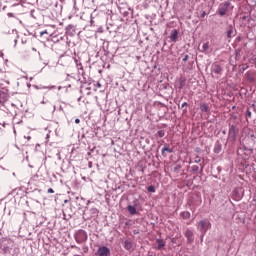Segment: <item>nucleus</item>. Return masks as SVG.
<instances>
[{"mask_svg":"<svg viewBox=\"0 0 256 256\" xmlns=\"http://www.w3.org/2000/svg\"><path fill=\"white\" fill-rule=\"evenodd\" d=\"M197 229L198 231L202 232L203 235L211 229V222L209 220H200L197 224Z\"/></svg>","mask_w":256,"mask_h":256,"instance_id":"obj_1","label":"nucleus"},{"mask_svg":"<svg viewBox=\"0 0 256 256\" xmlns=\"http://www.w3.org/2000/svg\"><path fill=\"white\" fill-rule=\"evenodd\" d=\"M227 9H229V3L225 2L223 4L220 5L219 9H218V13L221 17H223L224 15H226L227 13Z\"/></svg>","mask_w":256,"mask_h":256,"instance_id":"obj_2","label":"nucleus"},{"mask_svg":"<svg viewBox=\"0 0 256 256\" xmlns=\"http://www.w3.org/2000/svg\"><path fill=\"white\" fill-rule=\"evenodd\" d=\"M211 71L212 73H215V75H221V73H223V68L221 65L214 63L212 64Z\"/></svg>","mask_w":256,"mask_h":256,"instance_id":"obj_3","label":"nucleus"},{"mask_svg":"<svg viewBox=\"0 0 256 256\" xmlns=\"http://www.w3.org/2000/svg\"><path fill=\"white\" fill-rule=\"evenodd\" d=\"M98 255L99 256H109L111 253V250H109V248L102 246L98 249Z\"/></svg>","mask_w":256,"mask_h":256,"instance_id":"obj_4","label":"nucleus"},{"mask_svg":"<svg viewBox=\"0 0 256 256\" xmlns=\"http://www.w3.org/2000/svg\"><path fill=\"white\" fill-rule=\"evenodd\" d=\"M7 101H9V95L0 90V105H4Z\"/></svg>","mask_w":256,"mask_h":256,"instance_id":"obj_5","label":"nucleus"},{"mask_svg":"<svg viewBox=\"0 0 256 256\" xmlns=\"http://www.w3.org/2000/svg\"><path fill=\"white\" fill-rule=\"evenodd\" d=\"M237 127H235L234 125L230 126L229 128V132L228 135L231 139H235L237 137Z\"/></svg>","mask_w":256,"mask_h":256,"instance_id":"obj_6","label":"nucleus"},{"mask_svg":"<svg viewBox=\"0 0 256 256\" xmlns=\"http://www.w3.org/2000/svg\"><path fill=\"white\" fill-rule=\"evenodd\" d=\"M123 247L124 249H126V251H133V248H134L133 241L125 240L123 242Z\"/></svg>","mask_w":256,"mask_h":256,"instance_id":"obj_7","label":"nucleus"},{"mask_svg":"<svg viewBox=\"0 0 256 256\" xmlns=\"http://www.w3.org/2000/svg\"><path fill=\"white\" fill-rule=\"evenodd\" d=\"M185 237L187 238L188 243H193L194 237H193V231L192 230H186Z\"/></svg>","mask_w":256,"mask_h":256,"instance_id":"obj_8","label":"nucleus"},{"mask_svg":"<svg viewBox=\"0 0 256 256\" xmlns=\"http://www.w3.org/2000/svg\"><path fill=\"white\" fill-rule=\"evenodd\" d=\"M232 197L234 201H241V199L243 198V196L239 193V189H235L233 191Z\"/></svg>","mask_w":256,"mask_h":256,"instance_id":"obj_9","label":"nucleus"},{"mask_svg":"<svg viewBox=\"0 0 256 256\" xmlns=\"http://www.w3.org/2000/svg\"><path fill=\"white\" fill-rule=\"evenodd\" d=\"M178 37H179V31H177V30H172V31H171V34H170V40H171L173 43H175V41H177Z\"/></svg>","mask_w":256,"mask_h":256,"instance_id":"obj_10","label":"nucleus"},{"mask_svg":"<svg viewBox=\"0 0 256 256\" xmlns=\"http://www.w3.org/2000/svg\"><path fill=\"white\" fill-rule=\"evenodd\" d=\"M201 52L206 54L211 53V51H209V42L203 43Z\"/></svg>","mask_w":256,"mask_h":256,"instance_id":"obj_11","label":"nucleus"},{"mask_svg":"<svg viewBox=\"0 0 256 256\" xmlns=\"http://www.w3.org/2000/svg\"><path fill=\"white\" fill-rule=\"evenodd\" d=\"M156 243L158 245L157 249L161 250L163 249V247H165V240L163 239H157Z\"/></svg>","mask_w":256,"mask_h":256,"instance_id":"obj_12","label":"nucleus"},{"mask_svg":"<svg viewBox=\"0 0 256 256\" xmlns=\"http://www.w3.org/2000/svg\"><path fill=\"white\" fill-rule=\"evenodd\" d=\"M180 217H182V219H191V212L184 211L180 214Z\"/></svg>","mask_w":256,"mask_h":256,"instance_id":"obj_13","label":"nucleus"},{"mask_svg":"<svg viewBox=\"0 0 256 256\" xmlns=\"http://www.w3.org/2000/svg\"><path fill=\"white\" fill-rule=\"evenodd\" d=\"M226 35L228 37V39H231V37H233V26H229L227 31H226Z\"/></svg>","mask_w":256,"mask_h":256,"instance_id":"obj_14","label":"nucleus"},{"mask_svg":"<svg viewBox=\"0 0 256 256\" xmlns=\"http://www.w3.org/2000/svg\"><path fill=\"white\" fill-rule=\"evenodd\" d=\"M128 212L130 215H137V209L134 206H128Z\"/></svg>","mask_w":256,"mask_h":256,"instance_id":"obj_15","label":"nucleus"},{"mask_svg":"<svg viewBox=\"0 0 256 256\" xmlns=\"http://www.w3.org/2000/svg\"><path fill=\"white\" fill-rule=\"evenodd\" d=\"M200 109L204 113H207L209 111V106H207V104L203 103V104L200 105Z\"/></svg>","mask_w":256,"mask_h":256,"instance_id":"obj_16","label":"nucleus"},{"mask_svg":"<svg viewBox=\"0 0 256 256\" xmlns=\"http://www.w3.org/2000/svg\"><path fill=\"white\" fill-rule=\"evenodd\" d=\"M214 153H221V144H215Z\"/></svg>","mask_w":256,"mask_h":256,"instance_id":"obj_17","label":"nucleus"},{"mask_svg":"<svg viewBox=\"0 0 256 256\" xmlns=\"http://www.w3.org/2000/svg\"><path fill=\"white\" fill-rule=\"evenodd\" d=\"M165 151H167L168 153H173V150H171L169 147L165 146L164 148H162V153H165Z\"/></svg>","mask_w":256,"mask_h":256,"instance_id":"obj_18","label":"nucleus"},{"mask_svg":"<svg viewBox=\"0 0 256 256\" xmlns=\"http://www.w3.org/2000/svg\"><path fill=\"white\" fill-rule=\"evenodd\" d=\"M157 135H158V137H165V131H163V130H159L158 132H157Z\"/></svg>","mask_w":256,"mask_h":256,"instance_id":"obj_19","label":"nucleus"},{"mask_svg":"<svg viewBox=\"0 0 256 256\" xmlns=\"http://www.w3.org/2000/svg\"><path fill=\"white\" fill-rule=\"evenodd\" d=\"M148 191L149 193H155V186H149Z\"/></svg>","mask_w":256,"mask_h":256,"instance_id":"obj_20","label":"nucleus"},{"mask_svg":"<svg viewBox=\"0 0 256 256\" xmlns=\"http://www.w3.org/2000/svg\"><path fill=\"white\" fill-rule=\"evenodd\" d=\"M194 163H201V157L196 156V157L194 158Z\"/></svg>","mask_w":256,"mask_h":256,"instance_id":"obj_21","label":"nucleus"},{"mask_svg":"<svg viewBox=\"0 0 256 256\" xmlns=\"http://www.w3.org/2000/svg\"><path fill=\"white\" fill-rule=\"evenodd\" d=\"M192 171H194V172L199 171V166H197V165L192 166Z\"/></svg>","mask_w":256,"mask_h":256,"instance_id":"obj_22","label":"nucleus"},{"mask_svg":"<svg viewBox=\"0 0 256 256\" xmlns=\"http://www.w3.org/2000/svg\"><path fill=\"white\" fill-rule=\"evenodd\" d=\"M246 117L251 118V110L247 109V111H246Z\"/></svg>","mask_w":256,"mask_h":256,"instance_id":"obj_23","label":"nucleus"},{"mask_svg":"<svg viewBox=\"0 0 256 256\" xmlns=\"http://www.w3.org/2000/svg\"><path fill=\"white\" fill-rule=\"evenodd\" d=\"M188 59H189V55L186 54V55L184 56V58L182 59V61L185 62V61H187Z\"/></svg>","mask_w":256,"mask_h":256,"instance_id":"obj_24","label":"nucleus"},{"mask_svg":"<svg viewBox=\"0 0 256 256\" xmlns=\"http://www.w3.org/2000/svg\"><path fill=\"white\" fill-rule=\"evenodd\" d=\"M48 193H55V190H53V188H49Z\"/></svg>","mask_w":256,"mask_h":256,"instance_id":"obj_25","label":"nucleus"},{"mask_svg":"<svg viewBox=\"0 0 256 256\" xmlns=\"http://www.w3.org/2000/svg\"><path fill=\"white\" fill-rule=\"evenodd\" d=\"M187 102H184L183 104H182V106H181V109H183V107H187Z\"/></svg>","mask_w":256,"mask_h":256,"instance_id":"obj_26","label":"nucleus"},{"mask_svg":"<svg viewBox=\"0 0 256 256\" xmlns=\"http://www.w3.org/2000/svg\"><path fill=\"white\" fill-rule=\"evenodd\" d=\"M75 123H76V124H79V123H81V120H79V118H77V119L75 120Z\"/></svg>","mask_w":256,"mask_h":256,"instance_id":"obj_27","label":"nucleus"},{"mask_svg":"<svg viewBox=\"0 0 256 256\" xmlns=\"http://www.w3.org/2000/svg\"><path fill=\"white\" fill-rule=\"evenodd\" d=\"M8 17H13V13H8Z\"/></svg>","mask_w":256,"mask_h":256,"instance_id":"obj_28","label":"nucleus"},{"mask_svg":"<svg viewBox=\"0 0 256 256\" xmlns=\"http://www.w3.org/2000/svg\"><path fill=\"white\" fill-rule=\"evenodd\" d=\"M26 139H27L28 141H31V136H28Z\"/></svg>","mask_w":256,"mask_h":256,"instance_id":"obj_29","label":"nucleus"},{"mask_svg":"<svg viewBox=\"0 0 256 256\" xmlns=\"http://www.w3.org/2000/svg\"><path fill=\"white\" fill-rule=\"evenodd\" d=\"M45 33H47V31H45V32H41V35H45Z\"/></svg>","mask_w":256,"mask_h":256,"instance_id":"obj_30","label":"nucleus"},{"mask_svg":"<svg viewBox=\"0 0 256 256\" xmlns=\"http://www.w3.org/2000/svg\"><path fill=\"white\" fill-rule=\"evenodd\" d=\"M202 17H205V12L202 13Z\"/></svg>","mask_w":256,"mask_h":256,"instance_id":"obj_31","label":"nucleus"},{"mask_svg":"<svg viewBox=\"0 0 256 256\" xmlns=\"http://www.w3.org/2000/svg\"><path fill=\"white\" fill-rule=\"evenodd\" d=\"M98 87H101V84L98 83Z\"/></svg>","mask_w":256,"mask_h":256,"instance_id":"obj_32","label":"nucleus"}]
</instances>
